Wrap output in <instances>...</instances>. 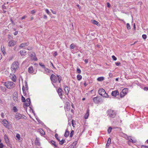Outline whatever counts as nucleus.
Instances as JSON below:
<instances>
[{
  "mask_svg": "<svg viewBox=\"0 0 148 148\" xmlns=\"http://www.w3.org/2000/svg\"><path fill=\"white\" fill-rule=\"evenodd\" d=\"M50 79L54 87L55 85L53 83H56L58 82V81L59 83H60L62 80V79L61 76L57 75L56 76L53 74H52L50 77Z\"/></svg>",
  "mask_w": 148,
  "mask_h": 148,
  "instance_id": "obj_1",
  "label": "nucleus"
},
{
  "mask_svg": "<svg viewBox=\"0 0 148 148\" xmlns=\"http://www.w3.org/2000/svg\"><path fill=\"white\" fill-rule=\"evenodd\" d=\"M19 67L18 62L17 61L14 62L12 64L11 66V69L13 73H15Z\"/></svg>",
  "mask_w": 148,
  "mask_h": 148,
  "instance_id": "obj_2",
  "label": "nucleus"
},
{
  "mask_svg": "<svg viewBox=\"0 0 148 148\" xmlns=\"http://www.w3.org/2000/svg\"><path fill=\"white\" fill-rule=\"evenodd\" d=\"M108 115L111 118H114L116 115V112L112 110H109L108 111Z\"/></svg>",
  "mask_w": 148,
  "mask_h": 148,
  "instance_id": "obj_3",
  "label": "nucleus"
},
{
  "mask_svg": "<svg viewBox=\"0 0 148 148\" xmlns=\"http://www.w3.org/2000/svg\"><path fill=\"white\" fill-rule=\"evenodd\" d=\"M3 85L9 89L13 88L15 86V84L12 82H5L4 83Z\"/></svg>",
  "mask_w": 148,
  "mask_h": 148,
  "instance_id": "obj_4",
  "label": "nucleus"
},
{
  "mask_svg": "<svg viewBox=\"0 0 148 148\" xmlns=\"http://www.w3.org/2000/svg\"><path fill=\"white\" fill-rule=\"evenodd\" d=\"M99 93L101 95L105 97H108V95L106 93L105 90L102 88H101L99 90Z\"/></svg>",
  "mask_w": 148,
  "mask_h": 148,
  "instance_id": "obj_5",
  "label": "nucleus"
},
{
  "mask_svg": "<svg viewBox=\"0 0 148 148\" xmlns=\"http://www.w3.org/2000/svg\"><path fill=\"white\" fill-rule=\"evenodd\" d=\"M28 85L26 81H25V86L23 85L22 87V89L23 93V95L25 96L27 94L26 92L28 91Z\"/></svg>",
  "mask_w": 148,
  "mask_h": 148,
  "instance_id": "obj_6",
  "label": "nucleus"
},
{
  "mask_svg": "<svg viewBox=\"0 0 148 148\" xmlns=\"http://www.w3.org/2000/svg\"><path fill=\"white\" fill-rule=\"evenodd\" d=\"M15 117L17 120H19L21 119H27V117L25 115H22L18 113H16Z\"/></svg>",
  "mask_w": 148,
  "mask_h": 148,
  "instance_id": "obj_7",
  "label": "nucleus"
},
{
  "mask_svg": "<svg viewBox=\"0 0 148 148\" xmlns=\"http://www.w3.org/2000/svg\"><path fill=\"white\" fill-rule=\"evenodd\" d=\"M128 89L127 88H124L123 89L120 94V97H124L127 93Z\"/></svg>",
  "mask_w": 148,
  "mask_h": 148,
  "instance_id": "obj_8",
  "label": "nucleus"
},
{
  "mask_svg": "<svg viewBox=\"0 0 148 148\" xmlns=\"http://www.w3.org/2000/svg\"><path fill=\"white\" fill-rule=\"evenodd\" d=\"M2 123L5 126L6 128H9L10 127V126L9 125V123L8 121L6 119H3L2 121Z\"/></svg>",
  "mask_w": 148,
  "mask_h": 148,
  "instance_id": "obj_9",
  "label": "nucleus"
},
{
  "mask_svg": "<svg viewBox=\"0 0 148 148\" xmlns=\"http://www.w3.org/2000/svg\"><path fill=\"white\" fill-rule=\"evenodd\" d=\"M71 108V103L68 102H66L65 103V108L66 110L67 111L70 110Z\"/></svg>",
  "mask_w": 148,
  "mask_h": 148,
  "instance_id": "obj_10",
  "label": "nucleus"
},
{
  "mask_svg": "<svg viewBox=\"0 0 148 148\" xmlns=\"http://www.w3.org/2000/svg\"><path fill=\"white\" fill-rule=\"evenodd\" d=\"M101 100V99L98 97H94L93 98V101L95 103H98L100 102Z\"/></svg>",
  "mask_w": 148,
  "mask_h": 148,
  "instance_id": "obj_11",
  "label": "nucleus"
},
{
  "mask_svg": "<svg viewBox=\"0 0 148 148\" xmlns=\"http://www.w3.org/2000/svg\"><path fill=\"white\" fill-rule=\"evenodd\" d=\"M18 95L17 92H14L13 95V99L15 101H18Z\"/></svg>",
  "mask_w": 148,
  "mask_h": 148,
  "instance_id": "obj_12",
  "label": "nucleus"
},
{
  "mask_svg": "<svg viewBox=\"0 0 148 148\" xmlns=\"http://www.w3.org/2000/svg\"><path fill=\"white\" fill-rule=\"evenodd\" d=\"M111 95L112 96L116 97L117 95H119V92L117 90L113 91L111 93Z\"/></svg>",
  "mask_w": 148,
  "mask_h": 148,
  "instance_id": "obj_13",
  "label": "nucleus"
},
{
  "mask_svg": "<svg viewBox=\"0 0 148 148\" xmlns=\"http://www.w3.org/2000/svg\"><path fill=\"white\" fill-rule=\"evenodd\" d=\"M31 103L30 99L28 98L27 99L25 102V106H29L30 105Z\"/></svg>",
  "mask_w": 148,
  "mask_h": 148,
  "instance_id": "obj_14",
  "label": "nucleus"
},
{
  "mask_svg": "<svg viewBox=\"0 0 148 148\" xmlns=\"http://www.w3.org/2000/svg\"><path fill=\"white\" fill-rule=\"evenodd\" d=\"M16 44V42L14 40H11L8 42V46L10 47L14 46Z\"/></svg>",
  "mask_w": 148,
  "mask_h": 148,
  "instance_id": "obj_15",
  "label": "nucleus"
},
{
  "mask_svg": "<svg viewBox=\"0 0 148 148\" xmlns=\"http://www.w3.org/2000/svg\"><path fill=\"white\" fill-rule=\"evenodd\" d=\"M29 42H27L22 43L19 46V47L22 48L25 46H27L29 45Z\"/></svg>",
  "mask_w": 148,
  "mask_h": 148,
  "instance_id": "obj_16",
  "label": "nucleus"
},
{
  "mask_svg": "<svg viewBox=\"0 0 148 148\" xmlns=\"http://www.w3.org/2000/svg\"><path fill=\"white\" fill-rule=\"evenodd\" d=\"M5 3H4L3 5H2V11L1 12H2L5 13L6 12L5 10L7 9V8L6 6L5 5Z\"/></svg>",
  "mask_w": 148,
  "mask_h": 148,
  "instance_id": "obj_17",
  "label": "nucleus"
},
{
  "mask_svg": "<svg viewBox=\"0 0 148 148\" xmlns=\"http://www.w3.org/2000/svg\"><path fill=\"white\" fill-rule=\"evenodd\" d=\"M28 71L30 73H33L34 72V71L33 70L32 66H30L28 69Z\"/></svg>",
  "mask_w": 148,
  "mask_h": 148,
  "instance_id": "obj_18",
  "label": "nucleus"
},
{
  "mask_svg": "<svg viewBox=\"0 0 148 148\" xmlns=\"http://www.w3.org/2000/svg\"><path fill=\"white\" fill-rule=\"evenodd\" d=\"M62 90L61 88H58V92L59 95L60 97L61 98L62 96Z\"/></svg>",
  "mask_w": 148,
  "mask_h": 148,
  "instance_id": "obj_19",
  "label": "nucleus"
},
{
  "mask_svg": "<svg viewBox=\"0 0 148 148\" xmlns=\"http://www.w3.org/2000/svg\"><path fill=\"white\" fill-rule=\"evenodd\" d=\"M31 59L32 60L36 61L37 60V58H36V56L35 55V54L34 53H33L31 55Z\"/></svg>",
  "mask_w": 148,
  "mask_h": 148,
  "instance_id": "obj_20",
  "label": "nucleus"
},
{
  "mask_svg": "<svg viewBox=\"0 0 148 148\" xmlns=\"http://www.w3.org/2000/svg\"><path fill=\"white\" fill-rule=\"evenodd\" d=\"M127 139L129 141L128 143L130 142H132L133 143H135L136 142V140H133L131 138L130 136L127 137Z\"/></svg>",
  "mask_w": 148,
  "mask_h": 148,
  "instance_id": "obj_21",
  "label": "nucleus"
},
{
  "mask_svg": "<svg viewBox=\"0 0 148 148\" xmlns=\"http://www.w3.org/2000/svg\"><path fill=\"white\" fill-rule=\"evenodd\" d=\"M50 143L54 148H56L57 147V145L54 141L52 140H51Z\"/></svg>",
  "mask_w": 148,
  "mask_h": 148,
  "instance_id": "obj_22",
  "label": "nucleus"
},
{
  "mask_svg": "<svg viewBox=\"0 0 148 148\" xmlns=\"http://www.w3.org/2000/svg\"><path fill=\"white\" fill-rule=\"evenodd\" d=\"M35 144L36 145L39 146L40 145V144L39 141V139L36 138L35 141Z\"/></svg>",
  "mask_w": 148,
  "mask_h": 148,
  "instance_id": "obj_23",
  "label": "nucleus"
},
{
  "mask_svg": "<svg viewBox=\"0 0 148 148\" xmlns=\"http://www.w3.org/2000/svg\"><path fill=\"white\" fill-rule=\"evenodd\" d=\"M45 72L44 73L47 74H48L49 73H50L51 71H52L51 70L47 68H45Z\"/></svg>",
  "mask_w": 148,
  "mask_h": 148,
  "instance_id": "obj_24",
  "label": "nucleus"
},
{
  "mask_svg": "<svg viewBox=\"0 0 148 148\" xmlns=\"http://www.w3.org/2000/svg\"><path fill=\"white\" fill-rule=\"evenodd\" d=\"M89 110L88 109L86 111V113L85 114L84 118L85 119H87L88 118L89 114Z\"/></svg>",
  "mask_w": 148,
  "mask_h": 148,
  "instance_id": "obj_25",
  "label": "nucleus"
},
{
  "mask_svg": "<svg viewBox=\"0 0 148 148\" xmlns=\"http://www.w3.org/2000/svg\"><path fill=\"white\" fill-rule=\"evenodd\" d=\"M70 90V88L67 86H66L64 88V90L65 93L67 95Z\"/></svg>",
  "mask_w": 148,
  "mask_h": 148,
  "instance_id": "obj_26",
  "label": "nucleus"
},
{
  "mask_svg": "<svg viewBox=\"0 0 148 148\" xmlns=\"http://www.w3.org/2000/svg\"><path fill=\"white\" fill-rule=\"evenodd\" d=\"M4 139L5 140V142L6 143H9V139L6 135L4 136Z\"/></svg>",
  "mask_w": 148,
  "mask_h": 148,
  "instance_id": "obj_27",
  "label": "nucleus"
},
{
  "mask_svg": "<svg viewBox=\"0 0 148 148\" xmlns=\"http://www.w3.org/2000/svg\"><path fill=\"white\" fill-rule=\"evenodd\" d=\"M12 77H11V79L14 82L16 81V76L14 75H12Z\"/></svg>",
  "mask_w": 148,
  "mask_h": 148,
  "instance_id": "obj_28",
  "label": "nucleus"
},
{
  "mask_svg": "<svg viewBox=\"0 0 148 148\" xmlns=\"http://www.w3.org/2000/svg\"><path fill=\"white\" fill-rule=\"evenodd\" d=\"M69 135V131L67 130H66L65 133L64 134V136L66 137H67Z\"/></svg>",
  "mask_w": 148,
  "mask_h": 148,
  "instance_id": "obj_29",
  "label": "nucleus"
},
{
  "mask_svg": "<svg viewBox=\"0 0 148 148\" xmlns=\"http://www.w3.org/2000/svg\"><path fill=\"white\" fill-rule=\"evenodd\" d=\"M77 141H75L74 142H73L72 145H71V148H73L74 146H75L77 144Z\"/></svg>",
  "mask_w": 148,
  "mask_h": 148,
  "instance_id": "obj_30",
  "label": "nucleus"
},
{
  "mask_svg": "<svg viewBox=\"0 0 148 148\" xmlns=\"http://www.w3.org/2000/svg\"><path fill=\"white\" fill-rule=\"evenodd\" d=\"M104 79V78L103 77H101L97 79V80L99 81H102Z\"/></svg>",
  "mask_w": 148,
  "mask_h": 148,
  "instance_id": "obj_31",
  "label": "nucleus"
},
{
  "mask_svg": "<svg viewBox=\"0 0 148 148\" xmlns=\"http://www.w3.org/2000/svg\"><path fill=\"white\" fill-rule=\"evenodd\" d=\"M16 140H20L21 139V137L20 135L18 134H17L16 135Z\"/></svg>",
  "mask_w": 148,
  "mask_h": 148,
  "instance_id": "obj_32",
  "label": "nucleus"
},
{
  "mask_svg": "<svg viewBox=\"0 0 148 148\" xmlns=\"http://www.w3.org/2000/svg\"><path fill=\"white\" fill-rule=\"evenodd\" d=\"M92 22L93 24L96 25H99V22L96 21H92Z\"/></svg>",
  "mask_w": 148,
  "mask_h": 148,
  "instance_id": "obj_33",
  "label": "nucleus"
},
{
  "mask_svg": "<svg viewBox=\"0 0 148 148\" xmlns=\"http://www.w3.org/2000/svg\"><path fill=\"white\" fill-rule=\"evenodd\" d=\"M39 132L40 134L42 135H43L45 134V132L42 129H40L39 130Z\"/></svg>",
  "mask_w": 148,
  "mask_h": 148,
  "instance_id": "obj_34",
  "label": "nucleus"
},
{
  "mask_svg": "<svg viewBox=\"0 0 148 148\" xmlns=\"http://www.w3.org/2000/svg\"><path fill=\"white\" fill-rule=\"evenodd\" d=\"M0 89L3 92H5L6 91V89L5 87L2 86H0Z\"/></svg>",
  "mask_w": 148,
  "mask_h": 148,
  "instance_id": "obj_35",
  "label": "nucleus"
},
{
  "mask_svg": "<svg viewBox=\"0 0 148 148\" xmlns=\"http://www.w3.org/2000/svg\"><path fill=\"white\" fill-rule=\"evenodd\" d=\"M20 53L21 56L25 55L26 54V52L25 51H21Z\"/></svg>",
  "mask_w": 148,
  "mask_h": 148,
  "instance_id": "obj_36",
  "label": "nucleus"
},
{
  "mask_svg": "<svg viewBox=\"0 0 148 148\" xmlns=\"http://www.w3.org/2000/svg\"><path fill=\"white\" fill-rule=\"evenodd\" d=\"M77 78L78 80H80L82 78V76L80 75H77Z\"/></svg>",
  "mask_w": 148,
  "mask_h": 148,
  "instance_id": "obj_37",
  "label": "nucleus"
},
{
  "mask_svg": "<svg viewBox=\"0 0 148 148\" xmlns=\"http://www.w3.org/2000/svg\"><path fill=\"white\" fill-rule=\"evenodd\" d=\"M60 145H62L65 142V140L62 139L61 140H60Z\"/></svg>",
  "mask_w": 148,
  "mask_h": 148,
  "instance_id": "obj_38",
  "label": "nucleus"
},
{
  "mask_svg": "<svg viewBox=\"0 0 148 148\" xmlns=\"http://www.w3.org/2000/svg\"><path fill=\"white\" fill-rule=\"evenodd\" d=\"M75 47V46L73 43H72L70 45L71 49H73Z\"/></svg>",
  "mask_w": 148,
  "mask_h": 148,
  "instance_id": "obj_39",
  "label": "nucleus"
},
{
  "mask_svg": "<svg viewBox=\"0 0 148 148\" xmlns=\"http://www.w3.org/2000/svg\"><path fill=\"white\" fill-rule=\"evenodd\" d=\"M55 136L58 141H60V139L59 138H58V135L57 134H55Z\"/></svg>",
  "mask_w": 148,
  "mask_h": 148,
  "instance_id": "obj_40",
  "label": "nucleus"
},
{
  "mask_svg": "<svg viewBox=\"0 0 148 148\" xmlns=\"http://www.w3.org/2000/svg\"><path fill=\"white\" fill-rule=\"evenodd\" d=\"M126 25L127 29H131V27L130 25V24L129 23H127L126 24Z\"/></svg>",
  "mask_w": 148,
  "mask_h": 148,
  "instance_id": "obj_41",
  "label": "nucleus"
},
{
  "mask_svg": "<svg viewBox=\"0 0 148 148\" xmlns=\"http://www.w3.org/2000/svg\"><path fill=\"white\" fill-rule=\"evenodd\" d=\"M112 129V128L111 127H109L108 130V132L109 134H110L111 131Z\"/></svg>",
  "mask_w": 148,
  "mask_h": 148,
  "instance_id": "obj_42",
  "label": "nucleus"
},
{
  "mask_svg": "<svg viewBox=\"0 0 148 148\" xmlns=\"http://www.w3.org/2000/svg\"><path fill=\"white\" fill-rule=\"evenodd\" d=\"M3 48H2V46H1V50L2 52L3 53V54H4L5 52V51L4 49V48L3 46Z\"/></svg>",
  "mask_w": 148,
  "mask_h": 148,
  "instance_id": "obj_43",
  "label": "nucleus"
},
{
  "mask_svg": "<svg viewBox=\"0 0 148 148\" xmlns=\"http://www.w3.org/2000/svg\"><path fill=\"white\" fill-rule=\"evenodd\" d=\"M21 100L23 102H25V99L24 97H23L22 95V96L21 97Z\"/></svg>",
  "mask_w": 148,
  "mask_h": 148,
  "instance_id": "obj_44",
  "label": "nucleus"
},
{
  "mask_svg": "<svg viewBox=\"0 0 148 148\" xmlns=\"http://www.w3.org/2000/svg\"><path fill=\"white\" fill-rule=\"evenodd\" d=\"M111 142V139L110 138H108L107 142V144H108V145L110 144Z\"/></svg>",
  "mask_w": 148,
  "mask_h": 148,
  "instance_id": "obj_45",
  "label": "nucleus"
},
{
  "mask_svg": "<svg viewBox=\"0 0 148 148\" xmlns=\"http://www.w3.org/2000/svg\"><path fill=\"white\" fill-rule=\"evenodd\" d=\"M39 65L40 66H42V68H44V69H45V68H46L45 67V65L43 64L42 63H40Z\"/></svg>",
  "mask_w": 148,
  "mask_h": 148,
  "instance_id": "obj_46",
  "label": "nucleus"
},
{
  "mask_svg": "<svg viewBox=\"0 0 148 148\" xmlns=\"http://www.w3.org/2000/svg\"><path fill=\"white\" fill-rule=\"evenodd\" d=\"M142 37L145 40L147 38V36L145 34H143L142 35Z\"/></svg>",
  "mask_w": 148,
  "mask_h": 148,
  "instance_id": "obj_47",
  "label": "nucleus"
},
{
  "mask_svg": "<svg viewBox=\"0 0 148 148\" xmlns=\"http://www.w3.org/2000/svg\"><path fill=\"white\" fill-rule=\"evenodd\" d=\"M74 133V131L73 130H72L71 131V132L70 134V137H71L73 136V135Z\"/></svg>",
  "mask_w": 148,
  "mask_h": 148,
  "instance_id": "obj_48",
  "label": "nucleus"
},
{
  "mask_svg": "<svg viewBox=\"0 0 148 148\" xmlns=\"http://www.w3.org/2000/svg\"><path fill=\"white\" fill-rule=\"evenodd\" d=\"M13 110L14 112H16L17 111V109L16 107L15 106L13 108Z\"/></svg>",
  "mask_w": 148,
  "mask_h": 148,
  "instance_id": "obj_49",
  "label": "nucleus"
},
{
  "mask_svg": "<svg viewBox=\"0 0 148 148\" xmlns=\"http://www.w3.org/2000/svg\"><path fill=\"white\" fill-rule=\"evenodd\" d=\"M112 58L114 60L116 61L117 60L116 58L114 55L112 56Z\"/></svg>",
  "mask_w": 148,
  "mask_h": 148,
  "instance_id": "obj_50",
  "label": "nucleus"
},
{
  "mask_svg": "<svg viewBox=\"0 0 148 148\" xmlns=\"http://www.w3.org/2000/svg\"><path fill=\"white\" fill-rule=\"evenodd\" d=\"M77 71L78 73H81V71L79 68H77Z\"/></svg>",
  "mask_w": 148,
  "mask_h": 148,
  "instance_id": "obj_51",
  "label": "nucleus"
},
{
  "mask_svg": "<svg viewBox=\"0 0 148 148\" xmlns=\"http://www.w3.org/2000/svg\"><path fill=\"white\" fill-rule=\"evenodd\" d=\"M141 148H148V146L142 145L141 146Z\"/></svg>",
  "mask_w": 148,
  "mask_h": 148,
  "instance_id": "obj_52",
  "label": "nucleus"
},
{
  "mask_svg": "<svg viewBox=\"0 0 148 148\" xmlns=\"http://www.w3.org/2000/svg\"><path fill=\"white\" fill-rule=\"evenodd\" d=\"M115 64L117 66H118L121 64V63L119 62H115Z\"/></svg>",
  "mask_w": 148,
  "mask_h": 148,
  "instance_id": "obj_53",
  "label": "nucleus"
},
{
  "mask_svg": "<svg viewBox=\"0 0 148 148\" xmlns=\"http://www.w3.org/2000/svg\"><path fill=\"white\" fill-rule=\"evenodd\" d=\"M45 12L48 14H49L50 12L48 9H46Z\"/></svg>",
  "mask_w": 148,
  "mask_h": 148,
  "instance_id": "obj_54",
  "label": "nucleus"
},
{
  "mask_svg": "<svg viewBox=\"0 0 148 148\" xmlns=\"http://www.w3.org/2000/svg\"><path fill=\"white\" fill-rule=\"evenodd\" d=\"M36 119L37 120V121H38V122L39 123H41L42 121L40 120L38 118H36Z\"/></svg>",
  "mask_w": 148,
  "mask_h": 148,
  "instance_id": "obj_55",
  "label": "nucleus"
},
{
  "mask_svg": "<svg viewBox=\"0 0 148 148\" xmlns=\"http://www.w3.org/2000/svg\"><path fill=\"white\" fill-rule=\"evenodd\" d=\"M29 108H30V110H31L32 111V112L33 113L34 115H35V114L34 113V111L32 109V108L31 107H30Z\"/></svg>",
  "mask_w": 148,
  "mask_h": 148,
  "instance_id": "obj_56",
  "label": "nucleus"
},
{
  "mask_svg": "<svg viewBox=\"0 0 148 148\" xmlns=\"http://www.w3.org/2000/svg\"><path fill=\"white\" fill-rule=\"evenodd\" d=\"M58 55V53H57V52L56 51L55 52H54V54H53V56H54V57H55L56 56H57Z\"/></svg>",
  "mask_w": 148,
  "mask_h": 148,
  "instance_id": "obj_57",
  "label": "nucleus"
},
{
  "mask_svg": "<svg viewBox=\"0 0 148 148\" xmlns=\"http://www.w3.org/2000/svg\"><path fill=\"white\" fill-rule=\"evenodd\" d=\"M143 89L144 90L147 91L148 90V87H145Z\"/></svg>",
  "mask_w": 148,
  "mask_h": 148,
  "instance_id": "obj_58",
  "label": "nucleus"
},
{
  "mask_svg": "<svg viewBox=\"0 0 148 148\" xmlns=\"http://www.w3.org/2000/svg\"><path fill=\"white\" fill-rule=\"evenodd\" d=\"M3 145L2 143H1L0 144V148H3Z\"/></svg>",
  "mask_w": 148,
  "mask_h": 148,
  "instance_id": "obj_59",
  "label": "nucleus"
},
{
  "mask_svg": "<svg viewBox=\"0 0 148 148\" xmlns=\"http://www.w3.org/2000/svg\"><path fill=\"white\" fill-rule=\"evenodd\" d=\"M35 13V11L34 10H33L31 11L32 14H34Z\"/></svg>",
  "mask_w": 148,
  "mask_h": 148,
  "instance_id": "obj_60",
  "label": "nucleus"
},
{
  "mask_svg": "<svg viewBox=\"0 0 148 148\" xmlns=\"http://www.w3.org/2000/svg\"><path fill=\"white\" fill-rule=\"evenodd\" d=\"M107 6L108 8H110L111 6L110 4L109 3H107Z\"/></svg>",
  "mask_w": 148,
  "mask_h": 148,
  "instance_id": "obj_61",
  "label": "nucleus"
},
{
  "mask_svg": "<svg viewBox=\"0 0 148 148\" xmlns=\"http://www.w3.org/2000/svg\"><path fill=\"white\" fill-rule=\"evenodd\" d=\"M84 62L86 64H87L88 62V59H85L84 60Z\"/></svg>",
  "mask_w": 148,
  "mask_h": 148,
  "instance_id": "obj_62",
  "label": "nucleus"
},
{
  "mask_svg": "<svg viewBox=\"0 0 148 148\" xmlns=\"http://www.w3.org/2000/svg\"><path fill=\"white\" fill-rule=\"evenodd\" d=\"M27 17L26 16H24L23 17H22V18H21V20H23L24 19H25L26 17Z\"/></svg>",
  "mask_w": 148,
  "mask_h": 148,
  "instance_id": "obj_63",
  "label": "nucleus"
},
{
  "mask_svg": "<svg viewBox=\"0 0 148 148\" xmlns=\"http://www.w3.org/2000/svg\"><path fill=\"white\" fill-rule=\"evenodd\" d=\"M43 18L44 19H46L47 18V16L46 15H44Z\"/></svg>",
  "mask_w": 148,
  "mask_h": 148,
  "instance_id": "obj_64",
  "label": "nucleus"
}]
</instances>
